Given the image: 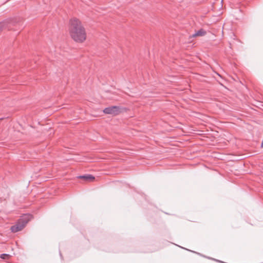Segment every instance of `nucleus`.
I'll return each mask as SVG.
<instances>
[{
  "mask_svg": "<svg viewBox=\"0 0 263 263\" xmlns=\"http://www.w3.org/2000/svg\"><path fill=\"white\" fill-rule=\"evenodd\" d=\"M31 218L32 215L30 214L24 215L18 220L16 224L11 227V231L13 233H15L21 231Z\"/></svg>",
  "mask_w": 263,
  "mask_h": 263,
  "instance_id": "f03ea898",
  "label": "nucleus"
},
{
  "mask_svg": "<svg viewBox=\"0 0 263 263\" xmlns=\"http://www.w3.org/2000/svg\"><path fill=\"white\" fill-rule=\"evenodd\" d=\"M70 34L72 39L78 43H83L86 39V33L81 21L77 18L70 21Z\"/></svg>",
  "mask_w": 263,
  "mask_h": 263,
  "instance_id": "f257e3e1",
  "label": "nucleus"
},
{
  "mask_svg": "<svg viewBox=\"0 0 263 263\" xmlns=\"http://www.w3.org/2000/svg\"><path fill=\"white\" fill-rule=\"evenodd\" d=\"M16 21L13 19L8 18L0 22V31L5 30H11L12 26H14Z\"/></svg>",
  "mask_w": 263,
  "mask_h": 263,
  "instance_id": "7ed1b4c3",
  "label": "nucleus"
},
{
  "mask_svg": "<svg viewBox=\"0 0 263 263\" xmlns=\"http://www.w3.org/2000/svg\"><path fill=\"white\" fill-rule=\"evenodd\" d=\"M79 178L84 179L87 181H93L95 179V177L91 175L80 176L79 177Z\"/></svg>",
  "mask_w": 263,
  "mask_h": 263,
  "instance_id": "423d86ee",
  "label": "nucleus"
},
{
  "mask_svg": "<svg viewBox=\"0 0 263 263\" xmlns=\"http://www.w3.org/2000/svg\"><path fill=\"white\" fill-rule=\"evenodd\" d=\"M103 112L106 114L116 115L120 112V110L119 106H112L105 108L103 110Z\"/></svg>",
  "mask_w": 263,
  "mask_h": 263,
  "instance_id": "20e7f679",
  "label": "nucleus"
},
{
  "mask_svg": "<svg viewBox=\"0 0 263 263\" xmlns=\"http://www.w3.org/2000/svg\"><path fill=\"white\" fill-rule=\"evenodd\" d=\"M206 34V31L203 29H201L197 31H196L194 34H193L192 36L193 37H195L197 36H204Z\"/></svg>",
  "mask_w": 263,
  "mask_h": 263,
  "instance_id": "39448f33",
  "label": "nucleus"
},
{
  "mask_svg": "<svg viewBox=\"0 0 263 263\" xmlns=\"http://www.w3.org/2000/svg\"><path fill=\"white\" fill-rule=\"evenodd\" d=\"M10 257V255L7 254H2L1 255L0 257L3 259H8Z\"/></svg>",
  "mask_w": 263,
  "mask_h": 263,
  "instance_id": "0eeeda50",
  "label": "nucleus"
}]
</instances>
